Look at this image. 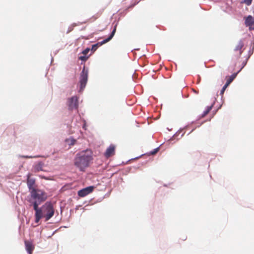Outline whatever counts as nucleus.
I'll list each match as a JSON object with an SVG mask.
<instances>
[{"label":"nucleus","mask_w":254,"mask_h":254,"mask_svg":"<svg viewBox=\"0 0 254 254\" xmlns=\"http://www.w3.org/2000/svg\"><path fill=\"white\" fill-rule=\"evenodd\" d=\"M92 154V151L90 149H86L77 154L74 159L75 166L80 171H84L93 160Z\"/></svg>","instance_id":"obj_2"},{"label":"nucleus","mask_w":254,"mask_h":254,"mask_svg":"<svg viewBox=\"0 0 254 254\" xmlns=\"http://www.w3.org/2000/svg\"><path fill=\"white\" fill-rule=\"evenodd\" d=\"M79 59L83 61H85L87 59V58L85 56H80L79 57Z\"/></svg>","instance_id":"obj_20"},{"label":"nucleus","mask_w":254,"mask_h":254,"mask_svg":"<svg viewBox=\"0 0 254 254\" xmlns=\"http://www.w3.org/2000/svg\"><path fill=\"white\" fill-rule=\"evenodd\" d=\"M236 75H237V74H233L231 76H230L229 77L228 79H227L226 83L228 84V85H229L233 81V80L235 78Z\"/></svg>","instance_id":"obj_15"},{"label":"nucleus","mask_w":254,"mask_h":254,"mask_svg":"<svg viewBox=\"0 0 254 254\" xmlns=\"http://www.w3.org/2000/svg\"><path fill=\"white\" fill-rule=\"evenodd\" d=\"M43 163L41 162H39L36 164L33 168V171L34 172H38L41 171H43Z\"/></svg>","instance_id":"obj_13"},{"label":"nucleus","mask_w":254,"mask_h":254,"mask_svg":"<svg viewBox=\"0 0 254 254\" xmlns=\"http://www.w3.org/2000/svg\"><path fill=\"white\" fill-rule=\"evenodd\" d=\"M33 206L35 211V222L38 223L42 218H45L47 221L51 219L55 213V210L53 204L50 202H47L41 207H38V203L37 201H34Z\"/></svg>","instance_id":"obj_1"},{"label":"nucleus","mask_w":254,"mask_h":254,"mask_svg":"<svg viewBox=\"0 0 254 254\" xmlns=\"http://www.w3.org/2000/svg\"><path fill=\"white\" fill-rule=\"evenodd\" d=\"M245 65H246V64H244V65H243L242 68H243V67H244V66H245Z\"/></svg>","instance_id":"obj_25"},{"label":"nucleus","mask_w":254,"mask_h":254,"mask_svg":"<svg viewBox=\"0 0 254 254\" xmlns=\"http://www.w3.org/2000/svg\"><path fill=\"white\" fill-rule=\"evenodd\" d=\"M116 146L114 144H111L108 147L104 153V156L106 158H108L115 154Z\"/></svg>","instance_id":"obj_8"},{"label":"nucleus","mask_w":254,"mask_h":254,"mask_svg":"<svg viewBox=\"0 0 254 254\" xmlns=\"http://www.w3.org/2000/svg\"><path fill=\"white\" fill-rule=\"evenodd\" d=\"M89 51H90V49L89 48H86L84 51H83L82 54L83 55H87Z\"/></svg>","instance_id":"obj_19"},{"label":"nucleus","mask_w":254,"mask_h":254,"mask_svg":"<svg viewBox=\"0 0 254 254\" xmlns=\"http://www.w3.org/2000/svg\"><path fill=\"white\" fill-rule=\"evenodd\" d=\"M244 41L242 40L239 41L237 44V45L235 46L234 52H233V56L236 58H239L241 56L244 48Z\"/></svg>","instance_id":"obj_5"},{"label":"nucleus","mask_w":254,"mask_h":254,"mask_svg":"<svg viewBox=\"0 0 254 254\" xmlns=\"http://www.w3.org/2000/svg\"><path fill=\"white\" fill-rule=\"evenodd\" d=\"M31 197L37 201L38 205L44 202L47 198V195L46 192L38 189H32L30 191Z\"/></svg>","instance_id":"obj_3"},{"label":"nucleus","mask_w":254,"mask_h":254,"mask_svg":"<svg viewBox=\"0 0 254 254\" xmlns=\"http://www.w3.org/2000/svg\"><path fill=\"white\" fill-rule=\"evenodd\" d=\"M245 24L247 26L251 27L254 25V17L249 15L245 20Z\"/></svg>","instance_id":"obj_12"},{"label":"nucleus","mask_w":254,"mask_h":254,"mask_svg":"<svg viewBox=\"0 0 254 254\" xmlns=\"http://www.w3.org/2000/svg\"><path fill=\"white\" fill-rule=\"evenodd\" d=\"M245 65H246V64H244V65H243L242 68H243V67H244V66H245Z\"/></svg>","instance_id":"obj_23"},{"label":"nucleus","mask_w":254,"mask_h":254,"mask_svg":"<svg viewBox=\"0 0 254 254\" xmlns=\"http://www.w3.org/2000/svg\"><path fill=\"white\" fill-rule=\"evenodd\" d=\"M20 157L21 158H32L34 157L32 156H25V155H21V156H20Z\"/></svg>","instance_id":"obj_21"},{"label":"nucleus","mask_w":254,"mask_h":254,"mask_svg":"<svg viewBox=\"0 0 254 254\" xmlns=\"http://www.w3.org/2000/svg\"><path fill=\"white\" fill-rule=\"evenodd\" d=\"M229 85H228V84H225L224 85V86L223 87L222 90H221V92H220V94L221 95H223V94H224V92H225L226 89L227 88V87Z\"/></svg>","instance_id":"obj_17"},{"label":"nucleus","mask_w":254,"mask_h":254,"mask_svg":"<svg viewBox=\"0 0 254 254\" xmlns=\"http://www.w3.org/2000/svg\"><path fill=\"white\" fill-rule=\"evenodd\" d=\"M25 245L27 252L29 254H31L34 249V247L32 245V243L30 241H25Z\"/></svg>","instance_id":"obj_11"},{"label":"nucleus","mask_w":254,"mask_h":254,"mask_svg":"<svg viewBox=\"0 0 254 254\" xmlns=\"http://www.w3.org/2000/svg\"><path fill=\"white\" fill-rule=\"evenodd\" d=\"M93 189L94 187L92 186L83 189L78 191V195L80 197H84L92 192L93 190Z\"/></svg>","instance_id":"obj_9"},{"label":"nucleus","mask_w":254,"mask_h":254,"mask_svg":"<svg viewBox=\"0 0 254 254\" xmlns=\"http://www.w3.org/2000/svg\"><path fill=\"white\" fill-rule=\"evenodd\" d=\"M245 65H246V64H244V65H243L242 68H243V67H244V66H245Z\"/></svg>","instance_id":"obj_24"},{"label":"nucleus","mask_w":254,"mask_h":254,"mask_svg":"<svg viewBox=\"0 0 254 254\" xmlns=\"http://www.w3.org/2000/svg\"><path fill=\"white\" fill-rule=\"evenodd\" d=\"M68 106L69 110L77 109L78 108V98L73 96L68 100Z\"/></svg>","instance_id":"obj_7"},{"label":"nucleus","mask_w":254,"mask_h":254,"mask_svg":"<svg viewBox=\"0 0 254 254\" xmlns=\"http://www.w3.org/2000/svg\"><path fill=\"white\" fill-rule=\"evenodd\" d=\"M157 151H158V149L157 148L155 149L154 150V151L153 152L151 153V154H154L156 153Z\"/></svg>","instance_id":"obj_22"},{"label":"nucleus","mask_w":254,"mask_h":254,"mask_svg":"<svg viewBox=\"0 0 254 254\" xmlns=\"http://www.w3.org/2000/svg\"><path fill=\"white\" fill-rule=\"evenodd\" d=\"M88 79V71L83 67L80 76V91H81L85 88Z\"/></svg>","instance_id":"obj_4"},{"label":"nucleus","mask_w":254,"mask_h":254,"mask_svg":"<svg viewBox=\"0 0 254 254\" xmlns=\"http://www.w3.org/2000/svg\"><path fill=\"white\" fill-rule=\"evenodd\" d=\"M31 174H28L27 175V184L28 187L31 191L32 189H35L33 186L35 183V180L34 179L30 178Z\"/></svg>","instance_id":"obj_10"},{"label":"nucleus","mask_w":254,"mask_h":254,"mask_svg":"<svg viewBox=\"0 0 254 254\" xmlns=\"http://www.w3.org/2000/svg\"><path fill=\"white\" fill-rule=\"evenodd\" d=\"M100 16V14H96V15H93L92 17L90 18V20L91 21H94L95 20H96L97 18H98Z\"/></svg>","instance_id":"obj_16"},{"label":"nucleus","mask_w":254,"mask_h":254,"mask_svg":"<svg viewBox=\"0 0 254 254\" xmlns=\"http://www.w3.org/2000/svg\"><path fill=\"white\" fill-rule=\"evenodd\" d=\"M212 106L207 107L206 110L202 114L201 118H203L205 116H206L209 113V112L211 111V110L212 109Z\"/></svg>","instance_id":"obj_14"},{"label":"nucleus","mask_w":254,"mask_h":254,"mask_svg":"<svg viewBox=\"0 0 254 254\" xmlns=\"http://www.w3.org/2000/svg\"><path fill=\"white\" fill-rule=\"evenodd\" d=\"M253 0H244L243 2L246 4L247 5H250L252 3Z\"/></svg>","instance_id":"obj_18"},{"label":"nucleus","mask_w":254,"mask_h":254,"mask_svg":"<svg viewBox=\"0 0 254 254\" xmlns=\"http://www.w3.org/2000/svg\"><path fill=\"white\" fill-rule=\"evenodd\" d=\"M116 28H117V25H115L113 30L112 31V32H111L110 35L109 36L108 38L104 40L103 41H101V42H98V43H97L96 44L93 45L92 48H91V51L95 52L99 46H100L108 42L109 41H110L112 39V38L114 37V36L116 33Z\"/></svg>","instance_id":"obj_6"}]
</instances>
